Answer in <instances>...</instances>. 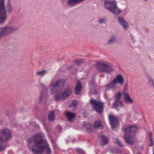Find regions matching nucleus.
I'll list each match as a JSON object with an SVG mask.
<instances>
[{
    "instance_id": "1",
    "label": "nucleus",
    "mask_w": 154,
    "mask_h": 154,
    "mask_svg": "<svg viewBox=\"0 0 154 154\" xmlns=\"http://www.w3.org/2000/svg\"><path fill=\"white\" fill-rule=\"evenodd\" d=\"M28 146L33 154H42L45 150L46 154H51V150L46 141L42 139L41 134H35L32 138L27 139Z\"/></svg>"
},
{
    "instance_id": "2",
    "label": "nucleus",
    "mask_w": 154,
    "mask_h": 154,
    "mask_svg": "<svg viewBox=\"0 0 154 154\" xmlns=\"http://www.w3.org/2000/svg\"><path fill=\"white\" fill-rule=\"evenodd\" d=\"M65 82L64 79H59L55 83L50 85L51 93L52 94H55L54 99L57 101L66 99L72 94V90L70 87H67L64 91L60 92L64 86Z\"/></svg>"
},
{
    "instance_id": "3",
    "label": "nucleus",
    "mask_w": 154,
    "mask_h": 154,
    "mask_svg": "<svg viewBox=\"0 0 154 154\" xmlns=\"http://www.w3.org/2000/svg\"><path fill=\"white\" fill-rule=\"evenodd\" d=\"M5 6L4 0H0V24L4 23L7 19V13H11L13 9L10 2L8 1L6 6Z\"/></svg>"
},
{
    "instance_id": "4",
    "label": "nucleus",
    "mask_w": 154,
    "mask_h": 154,
    "mask_svg": "<svg viewBox=\"0 0 154 154\" xmlns=\"http://www.w3.org/2000/svg\"><path fill=\"white\" fill-rule=\"evenodd\" d=\"M137 129V127L134 125H129L125 128H122V129L124 132L123 138L125 142L128 144L131 145L134 144V142L131 138L127 137V135L134 133Z\"/></svg>"
},
{
    "instance_id": "5",
    "label": "nucleus",
    "mask_w": 154,
    "mask_h": 154,
    "mask_svg": "<svg viewBox=\"0 0 154 154\" xmlns=\"http://www.w3.org/2000/svg\"><path fill=\"white\" fill-rule=\"evenodd\" d=\"M12 137L11 132L10 129L7 128L0 129V143L8 141Z\"/></svg>"
},
{
    "instance_id": "6",
    "label": "nucleus",
    "mask_w": 154,
    "mask_h": 154,
    "mask_svg": "<svg viewBox=\"0 0 154 154\" xmlns=\"http://www.w3.org/2000/svg\"><path fill=\"white\" fill-rule=\"evenodd\" d=\"M90 103L93 106L94 109L97 113L101 115L103 111L104 103L100 101H97L92 99Z\"/></svg>"
},
{
    "instance_id": "7",
    "label": "nucleus",
    "mask_w": 154,
    "mask_h": 154,
    "mask_svg": "<svg viewBox=\"0 0 154 154\" xmlns=\"http://www.w3.org/2000/svg\"><path fill=\"white\" fill-rule=\"evenodd\" d=\"M96 66L99 71L107 73H109L114 70L112 66L103 63H97Z\"/></svg>"
},
{
    "instance_id": "8",
    "label": "nucleus",
    "mask_w": 154,
    "mask_h": 154,
    "mask_svg": "<svg viewBox=\"0 0 154 154\" xmlns=\"http://www.w3.org/2000/svg\"><path fill=\"white\" fill-rule=\"evenodd\" d=\"M105 8L109 10L112 13L116 15H120L121 12V9L119 8L117 6V2L115 3L112 2L111 5Z\"/></svg>"
},
{
    "instance_id": "9",
    "label": "nucleus",
    "mask_w": 154,
    "mask_h": 154,
    "mask_svg": "<svg viewBox=\"0 0 154 154\" xmlns=\"http://www.w3.org/2000/svg\"><path fill=\"white\" fill-rule=\"evenodd\" d=\"M109 119L110 121V124L111 125L112 129H114L117 127L118 125L119 124V119L118 117L113 116L109 115Z\"/></svg>"
},
{
    "instance_id": "10",
    "label": "nucleus",
    "mask_w": 154,
    "mask_h": 154,
    "mask_svg": "<svg viewBox=\"0 0 154 154\" xmlns=\"http://www.w3.org/2000/svg\"><path fill=\"white\" fill-rule=\"evenodd\" d=\"M120 99L115 97L114 99L115 102L113 103L112 107L118 111H119V108L124 107V106L123 102L120 101Z\"/></svg>"
},
{
    "instance_id": "11",
    "label": "nucleus",
    "mask_w": 154,
    "mask_h": 154,
    "mask_svg": "<svg viewBox=\"0 0 154 154\" xmlns=\"http://www.w3.org/2000/svg\"><path fill=\"white\" fill-rule=\"evenodd\" d=\"M117 20L119 23L122 26L124 29L127 30L128 29V24L124 20L123 17H118Z\"/></svg>"
},
{
    "instance_id": "12",
    "label": "nucleus",
    "mask_w": 154,
    "mask_h": 154,
    "mask_svg": "<svg viewBox=\"0 0 154 154\" xmlns=\"http://www.w3.org/2000/svg\"><path fill=\"white\" fill-rule=\"evenodd\" d=\"M124 79L121 74L116 76L113 80V83L115 85L119 84L121 85L123 84L124 82Z\"/></svg>"
},
{
    "instance_id": "13",
    "label": "nucleus",
    "mask_w": 154,
    "mask_h": 154,
    "mask_svg": "<svg viewBox=\"0 0 154 154\" xmlns=\"http://www.w3.org/2000/svg\"><path fill=\"white\" fill-rule=\"evenodd\" d=\"M82 127L85 129L87 132L89 133L92 131V127L91 124L88 122H84L82 125Z\"/></svg>"
},
{
    "instance_id": "14",
    "label": "nucleus",
    "mask_w": 154,
    "mask_h": 154,
    "mask_svg": "<svg viewBox=\"0 0 154 154\" xmlns=\"http://www.w3.org/2000/svg\"><path fill=\"white\" fill-rule=\"evenodd\" d=\"M124 101L127 103L132 104L134 102V100L132 99L129 94L125 92H123Z\"/></svg>"
},
{
    "instance_id": "15",
    "label": "nucleus",
    "mask_w": 154,
    "mask_h": 154,
    "mask_svg": "<svg viewBox=\"0 0 154 154\" xmlns=\"http://www.w3.org/2000/svg\"><path fill=\"white\" fill-rule=\"evenodd\" d=\"M82 88V87L81 82L80 81L78 80L75 87V93L76 95H78L80 94Z\"/></svg>"
},
{
    "instance_id": "16",
    "label": "nucleus",
    "mask_w": 154,
    "mask_h": 154,
    "mask_svg": "<svg viewBox=\"0 0 154 154\" xmlns=\"http://www.w3.org/2000/svg\"><path fill=\"white\" fill-rule=\"evenodd\" d=\"M65 115L66 117L67 120L69 121H72L73 120V119L76 116L75 113L68 111L66 112Z\"/></svg>"
},
{
    "instance_id": "17",
    "label": "nucleus",
    "mask_w": 154,
    "mask_h": 154,
    "mask_svg": "<svg viewBox=\"0 0 154 154\" xmlns=\"http://www.w3.org/2000/svg\"><path fill=\"white\" fill-rule=\"evenodd\" d=\"M99 138L103 142L102 144L103 146L107 144L109 142V139L104 135L102 134L100 135Z\"/></svg>"
},
{
    "instance_id": "18",
    "label": "nucleus",
    "mask_w": 154,
    "mask_h": 154,
    "mask_svg": "<svg viewBox=\"0 0 154 154\" xmlns=\"http://www.w3.org/2000/svg\"><path fill=\"white\" fill-rule=\"evenodd\" d=\"M115 84L113 83V81H112L111 82L107 84L106 86V91L110 90L111 89H113L115 87Z\"/></svg>"
},
{
    "instance_id": "19",
    "label": "nucleus",
    "mask_w": 154,
    "mask_h": 154,
    "mask_svg": "<svg viewBox=\"0 0 154 154\" xmlns=\"http://www.w3.org/2000/svg\"><path fill=\"white\" fill-rule=\"evenodd\" d=\"M104 1V7L105 8L111 5L112 2H116V1L115 0H103Z\"/></svg>"
},
{
    "instance_id": "20",
    "label": "nucleus",
    "mask_w": 154,
    "mask_h": 154,
    "mask_svg": "<svg viewBox=\"0 0 154 154\" xmlns=\"http://www.w3.org/2000/svg\"><path fill=\"white\" fill-rule=\"evenodd\" d=\"M67 3L70 7H74L78 4L76 0H68Z\"/></svg>"
},
{
    "instance_id": "21",
    "label": "nucleus",
    "mask_w": 154,
    "mask_h": 154,
    "mask_svg": "<svg viewBox=\"0 0 154 154\" xmlns=\"http://www.w3.org/2000/svg\"><path fill=\"white\" fill-rule=\"evenodd\" d=\"M116 37L114 35L111 36L110 39L108 41L107 44L108 45H110L113 44L116 42Z\"/></svg>"
},
{
    "instance_id": "22",
    "label": "nucleus",
    "mask_w": 154,
    "mask_h": 154,
    "mask_svg": "<svg viewBox=\"0 0 154 154\" xmlns=\"http://www.w3.org/2000/svg\"><path fill=\"white\" fill-rule=\"evenodd\" d=\"M55 115L54 112L52 111L48 116V119L49 121H52L54 120Z\"/></svg>"
},
{
    "instance_id": "23",
    "label": "nucleus",
    "mask_w": 154,
    "mask_h": 154,
    "mask_svg": "<svg viewBox=\"0 0 154 154\" xmlns=\"http://www.w3.org/2000/svg\"><path fill=\"white\" fill-rule=\"evenodd\" d=\"M94 126L95 128H97L98 129L101 126L102 127H103L100 122L99 120L95 122Z\"/></svg>"
},
{
    "instance_id": "24",
    "label": "nucleus",
    "mask_w": 154,
    "mask_h": 154,
    "mask_svg": "<svg viewBox=\"0 0 154 154\" xmlns=\"http://www.w3.org/2000/svg\"><path fill=\"white\" fill-rule=\"evenodd\" d=\"M47 73V71L46 70H42L37 72L36 73V75L40 76H43L45 75Z\"/></svg>"
},
{
    "instance_id": "25",
    "label": "nucleus",
    "mask_w": 154,
    "mask_h": 154,
    "mask_svg": "<svg viewBox=\"0 0 154 154\" xmlns=\"http://www.w3.org/2000/svg\"><path fill=\"white\" fill-rule=\"evenodd\" d=\"M44 93L43 91L41 90L39 98V101L40 103H41L43 99L44 96Z\"/></svg>"
},
{
    "instance_id": "26",
    "label": "nucleus",
    "mask_w": 154,
    "mask_h": 154,
    "mask_svg": "<svg viewBox=\"0 0 154 154\" xmlns=\"http://www.w3.org/2000/svg\"><path fill=\"white\" fill-rule=\"evenodd\" d=\"M149 140L150 142L151 143L149 144V146H152L154 145L153 143V140L152 138V133L151 132H149Z\"/></svg>"
},
{
    "instance_id": "27",
    "label": "nucleus",
    "mask_w": 154,
    "mask_h": 154,
    "mask_svg": "<svg viewBox=\"0 0 154 154\" xmlns=\"http://www.w3.org/2000/svg\"><path fill=\"white\" fill-rule=\"evenodd\" d=\"M106 21V20L105 18H101L99 19L98 23L100 24H103L105 23Z\"/></svg>"
},
{
    "instance_id": "28",
    "label": "nucleus",
    "mask_w": 154,
    "mask_h": 154,
    "mask_svg": "<svg viewBox=\"0 0 154 154\" xmlns=\"http://www.w3.org/2000/svg\"><path fill=\"white\" fill-rule=\"evenodd\" d=\"M111 151L112 153L118 154L120 152L119 149L117 148H114L111 149Z\"/></svg>"
},
{
    "instance_id": "29",
    "label": "nucleus",
    "mask_w": 154,
    "mask_h": 154,
    "mask_svg": "<svg viewBox=\"0 0 154 154\" xmlns=\"http://www.w3.org/2000/svg\"><path fill=\"white\" fill-rule=\"evenodd\" d=\"M116 142L117 145L119 146H120L122 147L123 146V145H122V143L120 140H118V138H116Z\"/></svg>"
},
{
    "instance_id": "30",
    "label": "nucleus",
    "mask_w": 154,
    "mask_h": 154,
    "mask_svg": "<svg viewBox=\"0 0 154 154\" xmlns=\"http://www.w3.org/2000/svg\"><path fill=\"white\" fill-rule=\"evenodd\" d=\"M6 147V145H0V152L5 150Z\"/></svg>"
},
{
    "instance_id": "31",
    "label": "nucleus",
    "mask_w": 154,
    "mask_h": 154,
    "mask_svg": "<svg viewBox=\"0 0 154 154\" xmlns=\"http://www.w3.org/2000/svg\"><path fill=\"white\" fill-rule=\"evenodd\" d=\"M84 60V59H79L78 60H76L75 61V62L78 65H79L81 64L82 62Z\"/></svg>"
},
{
    "instance_id": "32",
    "label": "nucleus",
    "mask_w": 154,
    "mask_h": 154,
    "mask_svg": "<svg viewBox=\"0 0 154 154\" xmlns=\"http://www.w3.org/2000/svg\"><path fill=\"white\" fill-rule=\"evenodd\" d=\"M122 95V93L120 92H119L116 94L115 97L118 98L120 99Z\"/></svg>"
},
{
    "instance_id": "33",
    "label": "nucleus",
    "mask_w": 154,
    "mask_h": 154,
    "mask_svg": "<svg viewBox=\"0 0 154 154\" xmlns=\"http://www.w3.org/2000/svg\"><path fill=\"white\" fill-rule=\"evenodd\" d=\"M149 82L152 83V85L153 86V87L154 88V80L152 78L150 77L149 78Z\"/></svg>"
},
{
    "instance_id": "34",
    "label": "nucleus",
    "mask_w": 154,
    "mask_h": 154,
    "mask_svg": "<svg viewBox=\"0 0 154 154\" xmlns=\"http://www.w3.org/2000/svg\"><path fill=\"white\" fill-rule=\"evenodd\" d=\"M76 151L79 152V153L81 154L84 153V151L82 149L79 148H78L76 149Z\"/></svg>"
},
{
    "instance_id": "35",
    "label": "nucleus",
    "mask_w": 154,
    "mask_h": 154,
    "mask_svg": "<svg viewBox=\"0 0 154 154\" xmlns=\"http://www.w3.org/2000/svg\"><path fill=\"white\" fill-rule=\"evenodd\" d=\"M41 86L42 88V89L41 90L43 91L44 92H45V91L46 90V87L45 86L42 84H41Z\"/></svg>"
},
{
    "instance_id": "36",
    "label": "nucleus",
    "mask_w": 154,
    "mask_h": 154,
    "mask_svg": "<svg viewBox=\"0 0 154 154\" xmlns=\"http://www.w3.org/2000/svg\"><path fill=\"white\" fill-rule=\"evenodd\" d=\"M26 109L23 107H21L20 109V111L22 112H26Z\"/></svg>"
},
{
    "instance_id": "37",
    "label": "nucleus",
    "mask_w": 154,
    "mask_h": 154,
    "mask_svg": "<svg viewBox=\"0 0 154 154\" xmlns=\"http://www.w3.org/2000/svg\"><path fill=\"white\" fill-rule=\"evenodd\" d=\"M104 94L105 98L108 100H110V99L106 95V93H104Z\"/></svg>"
},
{
    "instance_id": "38",
    "label": "nucleus",
    "mask_w": 154,
    "mask_h": 154,
    "mask_svg": "<svg viewBox=\"0 0 154 154\" xmlns=\"http://www.w3.org/2000/svg\"><path fill=\"white\" fill-rule=\"evenodd\" d=\"M77 103V102L76 100H74L72 101V104L74 106H75L76 105Z\"/></svg>"
},
{
    "instance_id": "39",
    "label": "nucleus",
    "mask_w": 154,
    "mask_h": 154,
    "mask_svg": "<svg viewBox=\"0 0 154 154\" xmlns=\"http://www.w3.org/2000/svg\"><path fill=\"white\" fill-rule=\"evenodd\" d=\"M85 0H76V1L77 4H79L83 2Z\"/></svg>"
},
{
    "instance_id": "40",
    "label": "nucleus",
    "mask_w": 154,
    "mask_h": 154,
    "mask_svg": "<svg viewBox=\"0 0 154 154\" xmlns=\"http://www.w3.org/2000/svg\"><path fill=\"white\" fill-rule=\"evenodd\" d=\"M94 81L93 80H91L89 82V83L91 85H93L94 84Z\"/></svg>"
},
{
    "instance_id": "41",
    "label": "nucleus",
    "mask_w": 154,
    "mask_h": 154,
    "mask_svg": "<svg viewBox=\"0 0 154 154\" xmlns=\"http://www.w3.org/2000/svg\"><path fill=\"white\" fill-rule=\"evenodd\" d=\"M57 128L59 131L62 129V127L60 125L58 126Z\"/></svg>"
},
{
    "instance_id": "42",
    "label": "nucleus",
    "mask_w": 154,
    "mask_h": 154,
    "mask_svg": "<svg viewBox=\"0 0 154 154\" xmlns=\"http://www.w3.org/2000/svg\"><path fill=\"white\" fill-rule=\"evenodd\" d=\"M94 94H98L97 91L95 90L94 91Z\"/></svg>"
},
{
    "instance_id": "43",
    "label": "nucleus",
    "mask_w": 154,
    "mask_h": 154,
    "mask_svg": "<svg viewBox=\"0 0 154 154\" xmlns=\"http://www.w3.org/2000/svg\"><path fill=\"white\" fill-rule=\"evenodd\" d=\"M153 154H154V147H153Z\"/></svg>"
},
{
    "instance_id": "44",
    "label": "nucleus",
    "mask_w": 154,
    "mask_h": 154,
    "mask_svg": "<svg viewBox=\"0 0 154 154\" xmlns=\"http://www.w3.org/2000/svg\"><path fill=\"white\" fill-rule=\"evenodd\" d=\"M85 154L84 153H81V154Z\"/></svg>"
},
{
    "instance_id": "45",
    "label": "nucleus",
    "mask_w": 154,
    "mask_h": 154,
    "mask_svg": "<svg viewBox=\"0 0 154 154\" xmlns=\"http://www.w3.org/2000/svg\"><path fill=\"white\" fill-rule=\"evenodd\" d=\"M145 1H147L148 0H144Z\"/></svg>"
}]
</instances>
